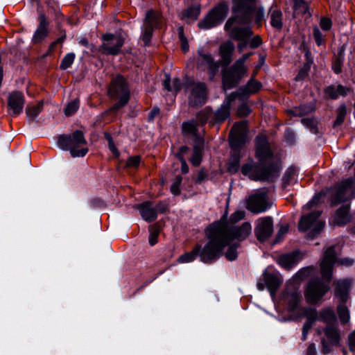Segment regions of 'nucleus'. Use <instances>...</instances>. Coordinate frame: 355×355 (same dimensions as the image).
Returning a JSON list of instances; mask_svg holds the SVG:
<instances>
[{
	"instance_id": "obj_57",
	"label": "nucleus",
	"mask_w": 355,
	"mask_h": 355,
	"mask_svg": "<svg viewBox=\"0 0 355 355\" xmlns=\"http://www.w3.org/2000/svg\"><path fill=\"white\" fill-rule=\"evenodd\" d=\"M250 112H251V109L246 103H243V104L241 105L237 110V114L240 116H248Z\"/></svg>"
},
{
	"instance_id": "obj_34",
	"label": "nucleus",
	"mask_w": 355,
	"mask_h": 355,
	"mask_svg": "<svg viewBox=\"0 0 355 355\" xmlns=\"http://www.w3.org/2000/svg\"><path fill=\"white\" fill-rule=\"evenodd\" d=\"M200 13V4H194L184 10H183L181 13V19H185L188 21H196Z\"/></svg>"
},
{
	"instance_id": "obj_44",
	"label": "nucleus",
	"mask_w": 355,
	"mask_h": 355,
	"mask_svg": "<svg viewBox=\"0 0 355 355\" xmlns=\"http://www.w3.org/2000/svg\"><path fill=\"white\" fill-rule=\"evenodd\" d=\"M198 125L197 121L195 120L184 122L182 125V131L187 134L194 135L196 134Z\"/></svg>"
},
{
	"instance_id": "obj_48",
	"label": "nucleus",
	"mask_w": 355,
	"mask_h": 355,
	"mask_svg": "<svg viewBox=\"0 0 355 355\" xmlns=\"http://www.w3.org/2000/svg\"><path fill=\"white\" fill-rule=\"evenodd\" d=\"M75 59V54L73 53H67L62 60L60 63V68L67 69L71 66Z\"/></svg>"
},
{
	"instance_id": "obj_56",
	"label": "nucleus",
	"mask_w": 355,
	"mask_h": 355,
	"mask_svg": "<svg viewBox=\"0 0 355 355\" xmlns=\"http://www.w3.org/2000/svg\"><path fill=\"white\" fill-rule=\"evenodd\" d=\"M289 227L288 225H282L279 227V229L277 234L275 242H279L284 237V236L288 232Z\"/></svg>"
},
{
	"instance_id": "obj_53",
	"label": "nucleus",
	"mask_w": 355,
	"mask_h": 355,
	"mask_svg": "<svg viewBox=\"0 0 355 355\" xmlns=\"http://www.w3.org/2000/svg\"><path fill=\"white\" fill-rule=\"evenodd\" d=\"M178 34L181 41V48L184 52H187L189 51V44L187 38L184 35L182 27L179 28Z\"/></svg>"
},
{
	"instance_id": "obj_9",
	"label": "nucleus",
	"mask_w": 355,
	"mask_h": 355,
	"mask_svg": "<svg viewBox=\"0 0 355 355\" xmlns=\"http://www.w3.org/2000/svg\"><path fill=\"white\" fill-rule=\"evenodd\" d=\"M185 92L188 94L189 104L196 107L202 106L207 99V89L204 83L188 79L185 84Z\"/></svg>"
},
{
	"instance_id": "obj_58",
	"label": "nucleus",
	"mask_w": 355,
	"mask_h": 355,
	"mask_svg": "<svg viewBox=\"0 0 355 355\" xmlns=\"http://www.w3.org/2000/svg\"><path fill=\"white\" fill-rule=\"evenodd\" d=\"M141 162V157L139 156L130 157L127 160V166L130 167H137Z\"/></svg>"
},
{
	"instance_id": "obj_51",
	"label": "nucleus",
	"mask_w": 355,
	"mask_h": 355,
	"mask_svg": "<svg viewBox=\"0 0 355 355\" xmlns=\"http://www.w3.org/2000/svg\"><path fill=\"white\" fill-rule=\"evenodd\" d=\"M245 216V213L244 211L238 210L234 211L231 214L230 217V223H236L241 220L243 219Z\"/></svg>"
},
{
	"instance_id": "obj_5",
	"label": "nucleus",
	"mask_w": 355,
	"mask_h": 355,
	"mask_svg": "<svg viewBox=\"0 0 355 355\" xmlns=\"http://www.w3.org/2000/svg\"><path fill=\"white\" fill-rule=\"evenodd\" d=\"M207 239V242L203 247L197 244L191 252L181 255L178 258V262L182 263H189L194 261L197 257L204 263H212L218 260L220 258L219 247L214 245L211 239Z\"/></svg>"
},
{
	"instance_id": "obj_18",
	"label": "nucleus",
	"mask_w": 355,
	"mask_h": 355,
	"mask_svg": "<svg viewBox=\"0 0 355 355\" xmlns=\"http://www.w3.org/2000/svg\"><path fill=\"white\" fill-rule=\"evenodd\" d=\"M273 221L270 216L261 218L257 220L254 233L259 241H266L272 234Z\"/></svg>"
},
{
	"instance_id": "obj_64",
	"label": "nucleus",
	"mask_w": 355,
	"mask_h": 355,
	"mask_svg": "<svg viewBox=\"0 0 355 355\" xmlns=\"http://www.w3.org/2000/svg\"><path fill=\"white\" fill-rule=\"evenodd\" d=\"M349 347L351 351H355V334H349Z\"/></svg>"
},
{
	"instance_id": "obj_15",
	"label": "nucleus",
	"mask_w": 355,
	"mask_h": 355,
	"mask_svg": "<svg viewBox=\"0 0 355 355\" xmlns=\"http://www.w3.org/2000/svg\"><path fill=\"white\" fill-rule=\"evenodd\" d=\"M329 290L328 284H325L320 279H313L309 282L306 288L304 296L309 304L317 303Z\"/></svg>"
},
{
	"instance_id": "obj_1",
	"label": "nucleus",
	"mask_w": 355,
	"mask_h": 355,
	"mask_svg": "<svg viewBox=\"0 0 355 355\" xmlns=\"http://www.w3.org/2000/svg\"><path fill=\"white\" fill-rule=\"evenodd\" d=\"M252 226L250 223L245 222L241 226H235L230 223H214L210 225L205 231L207 239H211L214 245L219 247L220 258L225 255L228 261H234L238 257V243H230L236 239L240 241L245 240L250 234Z\"/></svg>"
},
{
	"instance_id": "obj_4",
	"label": "nucleus",
	"mask_w": 355,
	"mask_h": 355,
	"mask_svg": "<svg viewBox=\"0 0 355 355\" xmlns=\"http://www.w3.org/2000/svg\"><path fill=\"white\" fill-rule=\"evenodd\" d=\"M247 123L241 121L234 124L230 133V142L232 148L231 157L228 165V171L235 173L240 166V150L246 142Z\"/></svg>"
},
{
	"instance_id": "obj_54",
	"label": "nucleus",
	"mask_w": 355,
	"mask_h": 355,
	"mask_svg": "<svg viewBox=\"0 0 355 355\" xmlns=\"http://www.w3.org/2000/svg\"><path fill=\"white\" fill-rule=\"evenodd\" d=\"M181 182L182 178L180 176H178L175 182L172 184L171 187V191L173 195L177 196L180 193V185Z\"/></svg>"
},
{
	"instance_id": "obj_25",
	"label": "nucleus",
	"mask_w": 355,
	"mask_h": 355,
	"mask_svg": "<svg viewBox=\"0 0 355 355\" xmlns=\"http://www.w3.org/2000/svg\"><path fill=\"white\" fill-rule=\"evenodd\" d=\"M350 92L351 89L349 87L342 85H331L324 89L325 97L330 99H336L339 96H345Z\"/></svg>"
},
{
	"instance_id": "obj_24",
	"label": "nucleus",
	"mask_w": 355,
	"mask_h": 355,
	"mask_svg": "<svg viewBox=\"0 0 355 355\" xmlns=\"http://www.w3.org/2000/svg\"><path fill=\"white\" fill-rule=\"evenodd\" d=\"M340 334H324L321 338L322 353L327 354L339 345Z\"/></svg>"
},
{
	"instance_id": "obj_45",
	"label": "nucleus",
	"mask_w": 355,
	"mask_h": 355,
	"mask_svg": "<svg viewBox=\"0 0 355 355\" xmlns=\"http://www.w3.org/2000/svg\"><path fill=\"white\" fill-rule=\"evenodd\" d=\"M212 112L207 108L205 107L204 110L199 112L196 116V120L198 124H204L207 122L208 119L211 117Z\"/></svg>"
},
{
	"instance_id": "obj_43",
	"label": "nucleus",
	"mask_w": 355,
	"mask_h": 355,
	"mask_svg": "<svg viewBox=\"0 0 355 355\" xmlns=\"http://www.w3.org/2000/svg\"><path fill=\"white\" fill-rule=\"evenodd\" d=\"M71 136L62 135L59 136L58 139V146L64 150H69L71 152Z\"/></svg>"
},
{
	"instance_id": "obj_22",
	"label": "nucleus",
	"mask_w": 355,
	"mask_h": 355,
	"mask_svg": "<svg viewBox=\"0 0 355 355\" xmlns=\"http://www.w3.org/2000/svg\"><path fill=\"white\" fill-rule=\"evenodd\" d=\"M254 75L248 81L245 85L241 87L236 94L241 96L242 97H248L250 95L257 93L262 87V84L256 80L254 78Z\"/></svg>"
},
{
	"instance_id": "obj_29",
	"label": "nucleus",
	"mask_w": 355,
	"mask_h": 355,
	"mask_svg": "<svg viewBox=\"0 0 355 355\" xmlns=\"http://www.w3.org/2000/svg\"><path fill=\"white\" fill-rule=\"evenodd\" d=\"M263 279L271 295H274L282 283V280L277 275L270 272L263 273Z\"/></svg>"
},
{
	"instance_id": "obj_11",
	"label": "nucleus",
	"mask_w": 355,
	"mask_h": 355,
	"mask_svg": "<svg viewBox=\"0 0 355 355\" xmlns=\"http://www.w3.org/2000/svg\"><path fill=\"white\" fill-rule=\"evenodd\" d=\"M248 72L247 67L236 61L231 67L223 73V84L225 89L235 87Z\"/></svg>"
},
{
	"instance_id": "obj_32",
	"label": "nucleus",
	"mask_w": 355,
	"mask_h": 355,
	"mask_svg": "<svg viewBox=\"0 0 355 355\" xmlns=\"http://www.w3.org/2000/svg\"><path fill=\"white\" fill-rule=\"evenodd\" d=\"M349 210V205L340 207L334 215V223L338 225H344L347 224L350 220Z\"/></svg>"
},
{
	"instance_id": "obj_27",
	"label": "nucleus",
	"mask_w": 355,
	"mask_h": 355,
	"mask_svg": "<svg viewBox=\"0 0 355 355\" xmlns=\"http://www.w3.org/2000/svg\"><path fill=\"white\" fill-rule=\"evenodd\" d=\"M138 209L141 218L146 222L150 223L157 219V214L151 202L146 201L139 205Z\"/></svg>"
},
{
	"instance_id": "obj_63",
	"label": "nucleus",
	"mask_w": 355,
	"mask_h": 355,
	"mask_svg": "<svg viewBox=\"0 0 355 355\" xmlns=\"http://www.w3.org/2000/svg\"><path fill=\"white\" fill-rule=\"evenodd\" d=\"M306 355H317L315 344L311 343L309 345L306 349Z\"/></svg>"
},
{
	"instance_id": "obj_3",
	"label": "nucleus",
	"mask_w": 355,
	"mask_h": 355,
	"mask_svg": "<svg viewBox=\"0 0 355 355\" xmlns=\"http://www.w3.org/2000/svg\"><path fill=\"white\" fill-rule=\"evenodd\" d=\"M254 7V0H234V16L230 18L225 25V29L230 37L239 42H248L253 34L251 28L248 26L242 28L233 25L235 22L239 24H249L252 20Z\"/></svg>"
},
{
	"instance_id": "obj_41",
	"label": "nucleus",
	"mask_w": 355,
	"mask_h": 355,
	"mask_svg": "<svg viewBox=\"0 0 355 355\" xmlns=\"http://www.w3.org/2000/svg\"><path fill=\"white\" fill-rule=\"evenodd\" d=\"M296 181V170L295 168H289L283 177V187L286 188L288 185L293 184Z\"/></svg>"
},
{
	"instance_id": "obj_2",
	"label": "nucleus",
	"mask_w": 355,
	"mask_h": 355,
	"mask_svg": "<svg viewBox=\"0 0 355 355\" xmlns=\"http://www.w3.org/2000/svg\"><path fill=\"white\" fill-rule=\"evenodd\" d=\"M256 157L258 163L244 164L241 168L242 173L252 180L274 181L279 175L281 164L279 158L272 154L264 135L256 138Z\"/></svg>"
},
{
	"instance_id": "obj_20",
	"label": "nucleus",
	"mask_w": 355,
	"mask_h": 355,
	"mask_svg": "<svg viewBox=\"0 0 355 355\" xmlns=\"http://www.w3.org/2000/svg\"><path fill=\"white\" fill-rule=\"evenodd\" d=\"M235 99L234 93H232L226 98L221 106L214 113V119L216 123H221L229 117L231 104Z\"/></svg>"
},
{
	"instance_id": "obj_60",
	"label": "nucleus",
	"mask_w": 355,
	"mask_h": 355,
	"mask_svg": "<svg viewBox=\"0 0 355 355\" xmlns=\"http://www.w3.org/2000/svg\"><path fill=\"white\" fill-rule=\"evenodd\" d=\"M182 88V83L179 78H173V91H174L175 93L180 91Z\"/></svg>"
},
{
	"instance_id": "obj_61",
	"label": "nucleus",
	"mask_w": 355,
	"mask_h": 355,
	"mask_svg": "<svg viewBox=\"0 0 355 355\" xmlns=\"http://www.w3.org/2000/svg\"><path fill=\"white\" fill-rule=\"evenodd\" d=\"M157 212L164 213L167 209V205L165 202H159L155 207Z\"/></svg>"
},
{
	"instance_id": "obj_23",
	"label": "nucleus",
	"mask_w": 355,
	"mask_h": 355,
	"mask_svg": "<svg viewBox=\"0 0 355 355\" xmlns=\"http://www.w3.org/2000/svg\"><path fill=\"white\" fill-rule=\"evenodd\" d=\"M300 253L297 251L282 254L277 259V263L286 270H291L300 260Z\"/></svg>"
},
{
	"instance_id": "obj_10",
	"label": "nucleus",
	"mask_w": 355,
	"mask_h": 355,
	"mask_svg": "<svg viewBox=\"0 0 355 355\" xmlns=\"http://www.w3.org/2000/svg\"><path fill=\"white\" fill-rule=\"evenodd\" d=\"M197 53V69L200 71L206 72L209 79L212 80L219 70L220 62L215 60L209 52L204 50L201 47L198 48Z\"/></svg>"
},
{
	"instance_id": "obj_7",
	"label": "nucleus",
	"mask_w": 355,
	"mask_h": 355,
	"mask_svg": "<svg viewBox=\"0 0 355 355\" xmlns=\"http://www.w3.org/2000/svg\"><path fill=\"white\" fill-rule=\"evenodd\" d=\"M336 246L329 247L323 254L322 259L320 263V271L322 277L329 282L331 279L333 268L334 264L338 262L340 265L351 266L354 261L349 258H345L338 260L337 254L335 250Z\"/></svg>"
},
{
	"instance_id": "obj_47",
	"label": "nucleus",
	"mask_w": 355,
	"mask_h": 355,
	"mask_svg": "<svg viewBox=\"0 0 355 355\" xmlns=\"http://www.w3.org/2000/svg\"><path fill=\"white\" fill-rule=\"evenodd\" d=\"M80 101L78 99H75L69 102L64 109V114L67 116L73 115L79 108Z\"/></svg>"
},
{
	"instance_id": "obj_42",
	"label": "nucleus",
	"mask_w": 355,
	"mask_h": 355,
	"mask_svg": "<svg viewBox=\"0 0 355 355\" xmlns=\"http://www.w3.org/2000/svg\"><path fill=\"white\" fill-rule=\"evenodd\" d=\"M338 315L340 322L346 324L349 321V311L345 304H340L337 308Z\"/></svg>"
},
{
	"instance_id": "obj_36",
	"label": "nucleus",
	"mask_w": 355,
	"mask_h": 355,
	"mask_svg": "<svg viewBox=\"0 0 355 355\" xmlns=\"http://www.w3.org/2000/svg\"><path fill=\"white\" fill-rule=\"evenodd\" d=\"M44 101H40L35 105H28L26 113L28 120H34L43 110Z\"/></svg>"
},
{
	"instance_id": "obj_59",
	"label": "nucleus",
	"mask_w": 355,
	"mask_h": 355,
	"mask_svg": "<svg viewBox=\"0 0 355 355\" xmlns=\"http://www.w3.org/2000/svg\"><path fill=\"white\" fill-rule=\"evenodd\" d=\"M262 44V40L259 35L253 37L250 41V46L252 49H256Z\"/></svg>"
},
{
	"instance_id": "obj_50",
	"label": "nucleus",
	"mask_w": 355,
	"mask_h": 355,
	"mask_svg": "<svg viewBox=\"0 0 355 355\" xmlns=\"http://www.w3.org/2000/svg\"><path fill=\"white\" fill-rule=\"evenodd\" d=\"M153 28L150 26H144V32L142 35V40L145 45H148L153 35Z\"/></svg>"
},
{
	"instance_id": "obj_49",
	"label": "nucleus",
	"mask_w": 355,
	"mask_h": 355,
	"mask_svg": "<svg viewBox=\"0 0 355 355\" xmlns=\"http://www.w3.org/2000/svg\"><path fill=\"white\" fill-rule=\"evenodd\" d=\"M254 16L255 22L259 26L261 25V21L264 17V10L262 8L256 9V0H254V7L252 11V17Z\"/></svg>"
},
{
	"instance_id": "obj_38",
	"label": "nucleus",
	"mask_w": 355,
	"mask_h": 355,
	"mask_svg": "<svg viewBox=\"0 0 355 355\" xmlns=\"http://www.w3.org/2000/svg\"><path fill=\"white\" fill-rule=\"evenodd\" d=\"M316 273V268L313 266L303 268L300 270L294 277V281L297 282L304 280Z\"/></svg>"
},
{
	"instance_id": "obj_37",
	"label": "nucleus",
	"mask_w": 355,
	"mask_h": 355,
	"mask_svg": "<svg viewBox=\"0 0 355 355\" xmlns=\"http://www.w3.org/2000/svg\"><path fill=\"white\" fill-rule=\"evenodd\" d=\"M161 22L159 15L153 10L146 12L144 26H150L153 28H158Z\"/></svg>"
},
{
	"instance_id": "obj_8",
	"label": "nucleus",
	"mask_w": 355,
	"mask_h": 355,
	"mask_svg": "<svg viewBox=\"0 0 355 355\" xmlns=\"http://www.w3.org/2000/svg\"><path fill=\"white\" fill-rule=\"evenodd\" d=\"M354 180L346 179L328 190L327 195L332 205L347 201L353 198Z\"/></svg>"
},
{
	"instance_id": "obj_39",
	"label": "nucleus",
	"mask_w": 355,
	"mask_h": 355,
	"mask_svg": "<svg viewBox=\"0 0 355 355\" xmlns=\"http://www.w3.org/2000/svg\"><path fill=\"white\" fill-rule=\"evenodd\" d=\"M309 10L307 2L304 0H295L293 5V16L296 17L299 15L306 14Z\"/></svg>"
},
{
	"instance_id": "obj_62",
	"label": "nucleus",
	"mask_w": 355,
	"mask_h": 355,
	"mask_svg": "<svg viewBox=\"0 0 355 355\" xmlns=\"http://www.w3.org/2000/svg\"><path fill=\"white\" fill-rule=\"evenodd\" d=\"M294 116H301L305 114L306 112L304 110V106H300L294 110L290 111Z\"/></svg>"
},
{
	"instance_id": "obj_55",
	"label": "nucleus",
	"mask_w": 355,
	"mask_h": 355,
	"mask_svg": "<svg viewBox=\"0 0 355 355\" xmlns=\"http://www.w3.org/2000/svg\"><path fill=\"white\" fill-rule=\"evenodd\" d=\"M321 28L324 31H328L331 28L332 22L328 17H322L320 21Z\"/></svg>"
},
{
	"instance_id": "obj_31",
	"label": "nucleus",
	"mask_w": 355,
	"mask_h": 355,
	"mask_svg": "<svg viewBox=\"0 0 355 355\" xmlns=\"http://www.w3.org/2000/svg\"><path fill=\"white\" fill-rule=\"evenodd\" d=\"M270 18V25L278 30L282 29L283 26V14L280 9L277 6H272L269 10Z\"/></svg>"
},
{
	"instance_id": "obj_17",
	"label": "nucleus",
	"mask_w": 355,
	"mask_h": 355,
	"mask_svg": "<svg viewBox=\"0 0 355 355\" xmlns=\"http://www.w3.org/2000/svg\"><path fill=\"white\" fill-rule=\"evenodd\" d=\"M71 155L72 157H84L88 152L87 141L83 132L76 130L71 136Z\"/></svg>"
},
{
	"instance_id": "obj_13",
	"label": "nucleus",
	"mask_w": 355,
	"mask_h": 355,
	"mask_svg": "<svg viewBox=\"0 0 355 355\" xmlns=\"http://www.w3.org/2000/svg\"><path fill=\"white\" fill-rule=\"evenodd\" d=\"M270 206L268 192L265 189L258 190L246 200L247 209L256 214L266 211Z\"/></svg>"
},
{
	"instance_id": "obj_46",
	"label": "nucleus",
	"mask_w": 355,
	"mask_h": 355,
	"mask_svg": "<svg viewBox=\"0 0 355 355\" xmlns=\"http://www.w3.org/2000/svg\"><path fill=\"white\" fill-rule=\"evenodd\" d=\"M159 227L157 225H150L149 227V244L151 246L155 245L157 243V237L159 234Z\"/></svg>"
},
{
	"instance_id": "obj_35",
	"label": "nucleus",
	"mask_w": 355,
	"mask_h": 355,
	"mask_svg": "<svg viewBox=\"0 0 355 355\" xmlns=\"http://www.w3.org/2000/svg\"><path fill=\"white\" fill-rule=\"evenodd\" d=\"M203 148V141L201 139H198L194 145L193 155L190 159L194 166H198L201 163Z\"/></svg>"
},
{
	"instance_id": "obj_33",
	"label": "nucleus",
	"mask_w": 355,
	"mask_h": 355,
	"mask_svg": "<svg viewBox=\"0 0 355 355\" xmlns=\"http://www.w3.org/2000/svg\"><path fill=\"white\" fill-rule=\"evenodd\" d=\"M305 316L306 321L302 327V333H308L318 319V314L315 309H307L305 312Z\"/></svg>"
},
{
	"instance_id": "obj_16",
	"label": "nucleus",
	"mask_w": 355,
	"mask_h": 355,
	"mask_svg": "<svg viewBox=\"0 0 355 355\" xmlns=\"http://www.w3.org/2000/svg\"><path fill=\"white\" fill-rule=\"evenodd\" d=\"M103 43L101 46V51L107 55H117L124 43L121 35L107 33L102 37Z\"/></svg>"
},
{
	"instance_id": "obj_19",
	"label": "nucleus",
	"mask_w": 355,
	"mask_h": 355,
	"mask_svg": "<svg viewBox=\"0 0 355 355\" xmlns=\"http://www.w3.org/2000/svg\"><path fill=\"white\" fill-rule=\"evenodd\" d=\"M24 103L25 99L21 92H12L8 98V110L10 115L19 114L23 110Z\"/></svg>"
},
{
	"instance_id": "obj_6",
	"label": "nucleus",
	"mask_w": 355,
	"mask_h": 355,
	"mask_svg": "<svg viewBox=\"0 0 355 355\" xmlns=\"http://www.w3.org/2000/svg\"><path fill=\"white\" fill-rule=\"evenodd\" d=\"M108 94L110 97L116 102L107 112H116L125 106L130 99V89L125 79L121 75L114 78L110 85Z\"/></svg>"
},
{
	"instance_id": "obj_30",
	"label": "nucleus",
	"mask_w": 355,
	"mask_h": 355,
	"mask_svg": "<svg viewBox=\"0 0 355 355\" xmlns=\"http://www.w3.org/2000/svg\"><path fill=\"white\" fill-rule=\"evenodd\" d=\"M351 282L348 279L340 280L336 284L335 294L337 297L343 303L348 299V293Z\"/></svg>"
},
{
	"instance_id": "obj_12",
	"label": "nucleus",
	"mask_w": 355,
	"mask_h": 355,
	"mask_svg": "<svg viewBox=\"0 0 355 355\" xmlns=\"http://www.w3.org/2000/svg\"><path fill=\"white\" fill-rule=\"evenodd\" d=\"M321 212L314 211L307 215H303L299 222V230L306 232L311 230L309 238L315 237L324 228L325 223L319 219Z\"/></svg>"
},
{
	"instance_id": "obj_14",
	"label": "nucleus",
	"mask_w": 355,
	"mask_h": 355,
	"mask_svg": "<svg viewBox=\"0 0 355 355\" xmlns=\"http://www.w3.org/2000/svg\"><path fill=\"white\" fill-rule=\"evenodd\" d=\"M228 12V7L225 3H220L214 8L204 18L198 23V26L202 29H209L216 26L225 18Z\"/></svg>"
},
{
	"instance_id": "obj_26",
	"label": "nucleus",
	"mask_w": 355,
	"mask_h": 355,
	"mask_svg": "<svg viewBox=\"0 0 355 355\" xmlns=\"http://www.w3.org/2000/svg\"><path fill=\"white\" fill-rule=\"evenodd\" d=\"M39 26L32 38V42L34 44L41 42L48 35L49 33L47 28L49 21H47L45 15L44 14H40L39 16Z\"/></svg>"
},
{
	"instance_id": "obj_40",
	"label": "nucleus",
	"mask_w": 355,
	"mask_h": 355,
	"mask_svg": "<svg viewBox=\"0 0 355 355\" xmlns=\"http://www.w3.org/2000/svg\"><path fill=\"white\" fill-rule=\"evenodd\" d=\"M301 300L300 292L296 291L288 295V309L290 311H295Z\"/></svg>"
},
{
	"instance_id": "obj_28",
	"label": "nucleus",
	"mask_w": 355,
	"mask_h": 355,
	"mask_svg": "<svg viewBox=\"0 0 355 355\" xmlns=\"http://www.w3.org/2000/svg\"><path fill=\"white\" fill-rule=\"evenodd\" d=\"M234 45L231 41L223 43L219 48V55L221 58V64L228 66L232 60Z\"/></svg>"
},
{
	"instance_id": "obj_21",
	"label": "nucleus",
	"mask_w": 355,
	"mask_h": 355,
	"mask_svg": "<svg viewBox=\"0 0 355 355\" xmlns=\"http://www.w3.org/2000/svg\"><path fill=\"white\" fill-rule=\"evenodd\" d=\"M318 321L325 324V329L323 333H337L335 327L336 318L333 310L327 309L320 311L318 315Z\"/></svg>"
},
{
	"instance_id": "obj_52",
	"label": "nucleus",
	"mask_w": 355,
	"mask_h": 355,
	"mask_svg": "<svg viewBox=\"0 0 355 355\" xmlns=\"http://www.w3.org/2000/svg\"><path fill=\"white\" fill-rule=\"evenodd\" d=\"M313 34L315 43L318 46L322 45L324 42V40L323 38L324 35L319 28L314 27Z\"/></svg>"
}]
</instances>
